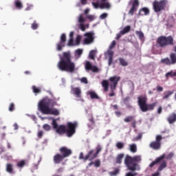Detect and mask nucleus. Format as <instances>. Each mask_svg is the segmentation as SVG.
I'll return each instance as SVG.
<instances>
[{"label": "nucleus", "mask_w": 176, "mask_h": 176, "mask_svg": "<svg viewBox=\"0 0 176 176\" xmlns=\"http://www.w3.org/2000/svg\"><path fill=\"white\" fill-rule=\"evenodd\" d=\"M75 63L72 61L71 52H63L57 64L58 69L63 72H70L72 74V72H75Z\"/></svg>", "instance_id": "nucleus-1"}, {"label": "nucleus", "mask_w": 176, "mask_h": 176, "mask_svg": "<svg viewBox=\"0 0 176 176\" xmlns=\"http://www.w3.org/2000/svg\"><path fill=\"white\" fill-rule=\"evenodd\" d=\"M57 103L53 100L47 97L44 98L38 102V109L44 113V115H54V116H58L60 111L57 109H50L51 107H54Z\"/></svg>", "instance_id": "nucleus-2"}, {"label": "nucleus", "mask_w": 176, "mask_h": 176, "mask_svg": "<svg viewBox=\"0 0 176 176\" xmlns=\"http://www.w3.org/2000/svg\"><path fill=\"white\" fill-rule=\"evenodd\" d=\"M78 127V122H67V126L59 125L56 129V133L60 135L66 134L67 137L71 138L75 133H76V128Z\"/></svg>", "instance_id": "nucleus-3"}, {"label": "nucleus", "mask_w": 176, "mask_h": 176, "mask_svg": "<svg viewBox=\"0 0 176 176\" xmlns=\"http://www.w3.org/2000/svg\"><path fill=\"white\" fill-rule=\"evenodd\" d=\"M138 104L142 112H148V111H153L157 103L148 104L146 96H140L138 97Z\"/></svg>", "instance_id": "nucleus-4"}, {"label": "nucleus", "mask_w": 176, "mask_h": 176, "mask_svg": "<svg viewBox=\"0 0 176 176\" xmlns=\"http://www.w3.org/2000/svg\"><path fill=\"white\" fill-rule=\"evenodd\" d=\"M141 160V155L131 157L126 155L124 159V164L130 171H135V170H137V166H138L137 163H140Z\"/></svg>", "instance_id": "nucleus-5"}, {"label": "nucleus", "mask_w": 176, "mask_h": 176, "mask_svg": "<svg viewBox=\"0 0 176 176\" xmlns=\"http://www.w3.org/2000/svg\"><path fill=\"white\" fill-rule=\"evenodd\" d=\"M157 43L160 47H166V46H170V45H173L174 38L172 36H161L157 38Z\"/></svg>", "instance_id": "nucleus-6"}, {"label": "nucleus", "mask_w": 176, "mask_h": 176, "mask_svg": "<svg viewBox=\"0 0 176 176\" xmlns=\"http://www.w3.org/2000/svg\"><path fill=\"white\" fill-rule=\"evenodd\" d=\"M167 0L154 1L153 3L154 12L155 13H159V12L164 10V9H166V6H167Z\"/></svg>", "instance_id": "nucleus-7"}, {"label": "nucleus", "mask_w": 176, "mask_h": 176, "mask_svg": "<svg viewBox=\"0 0 176 176\" xmlns=\"http://www.w3.org/2000/svg\"><path fill=\"white\" fill-rule=\"evenodd\" d=\"M163 138L162 135H157L155 137V141H153L150 143L149 147L154 151H159L162 148V140Z\"/></svg>", "instance_id": "nucleus-8"}, {"label": "nucleus", "mask_w": 176, "mask_h": 176, "mask_svg": "<svg viewBox=\"0 0 176 176\" xmlns=\"http://www.w3.org/2000/svg\"><path fill=\"white\" fill-rule=\"evenodd\" d=\"M161 63L162 64H166V65H174V64H176V54L171 53L170 54V58H162L161 59Z\"/></svg>", "instance_id": "nucleus-9"}, {"label": "nucleus", "mask_w": 176, "mask_h": 176, "mask_svg": "<svg viewBox=\"0 0 176 176\" xmlns=\"http://www.w3.org/2000/svg\"><path fill=\"white\" fill-rule=\"evenodd\" d=\"M132 2L131 7L128 12L130 16H134V13L138 10V7L140 6V1L138 0H131L129 2V5H131Z\"/></svg>", "instance_id": "nucleus-10"}, {"label": "nucleus", "mask_w": 176, "mask_h": 176, "mask_svg": "<svg viewBox=\"0 0 176 176\" xmlns=\"http://www.w3.org/2000/svg\"><path fill=\"white\" fill-rule=\"evenodd\" d=\"M86 21V18L83 16V14H80L78 18V22L80 23L79 28L81 31H86V28H89V23L85 25L84 23Z\"/></svg>", "instance_id": "nucleus-11"}, {"label": "nucleus", "mask_w": 176, "mask_h": 176, "mask_svg": "<svg viewBox=\"0 0 176 176\" xmlns=\"http://www.w3.org/2000/svg\"><path fill=\"white\" fill-rule=\"evenodd\" d=\"M65 42H67V36L63 33L60 36V41L56 44V50L58 52H61L63 47H65Z\"/></svg>", "instance_id": "nucleus-12"}, {"label": "nucleus", "mask_w": 176, "mask_h": 176, "mask_svg": "<svg viewBox=\"0 0 176 176\" xmlns=\"http://www.w3.org/2000/svg\"><path fill=\"white\" fill-rule=\"evenodd\" d=\"M84 36H85L84 39V43L85 45H90V43H93V42H94V32H87L84 34Z\"/></svg>", "instance_id": "nucleus-13"}, {"label": "nucleus", "mask_w": 176, "mask_h": 176, "mask_svg": "<svg viewBox=\"0 0 176 176\" xmlns=\"http://www.w3.org/2000/svg\"><path fill=\"white\" fill-rule=\"evenodd\" d=\"M120 80V77L118 76H111L109 78V81L110 82L109 87L110 89H116V86H118V83Z\"/></svg>", "instance_id": "nucleus-14"}, {"label": "nucleus", "mask_w": 176, "mask_h": 176, "mask_svg": "<svg viewBox=\"0 0 176 176\" xmlns=\"http://www.w3.org/2000/svg\"><path fill=\"white\" fill-rule=\"evenodd\" d=\"M60 155L65 159V157H69L72 155V150L68 148L67 146H62L59 149Z\"/></svg>", "instance_id": "nucleus-15"}, {"label": "nucleus", "mask_w": 176, "mask_h": 176, "mask_svg": "<svg viewBox=\"0 0 176 176\" xmlns=\"http://www.w3.org/2000/svg\"><path fill=\"white\" fill-rule=\"evenodd\" d=\"M85 69L86 71H92V72H98L99 69L97 66L91 65L89 61L85 63Z\"/></svg>", "instance_id": "nucleus-16"}, {"label": "nucleus", "mask_w": 176, "mask_h": 176, "mask_svg": "<svg viewBox=\"0 0 176 176\" xmlns=\"http://www.w3.org/2000/svg\"><path fill=\"white\" fill-rule=\"evenodd\" d=\"M124 122H125V123H130V122H131V124L132 127L133 129H135L136 124H137V121L135 120V119H134V116H126L124 119Z\"/></svg>", "instance_id": "nucleus-17"}, {"label": "nucleus", "mask_w": 176, "mask_h": 176, "mask_svg": "<svg viewBox=\"0 0 176 176\" xmlns=\"http://www.w3.org/2000/svg\"><path fill=\"white\" fill-rule=\"evenodd\" d=\"M65 158L63 156V155L60 153H56L53 157V162L54 164H60L63 160H64Z\"/></svg>", "instance_id": "nucleus-18"}, {"label": "nucleus", "mask_w": 176, "mask_h": 176, "mask_svg": "<svg viewBox=\"0 0 176 176\" xmlns=\"http://www.w3.org/2000/svg\"><path fill=\"white\" fill-rule=\"evenodd\" d=\"M164 157H166V155L163 154L159 157L156 158L155 161L149 164V167H151V168H152V167H155V166H156V164H157L158 163H160V162H162V160H163Z\"/></svg>", "instance_id": "nucleus-19"}, {"label": "nucleus", "mask_w": 176, "mask_h": 176, "mask_svg": "<svg viewBox=\"0 0 176 176\" xmlns=\"http://www.w3.org/2000/svg\"><path fill=\"white\" fill-rule=\"evenodd\" d=\"M96 157H94V150H90L87 155L85 157V162L87 160H89L90 162H92V160H94Z\"/></svg>", "instance_id": "nucleus-20"}, {"label": "nucleus", "mask_w": 176, "mask_h": 176, "mask_svg": "<svg viewBox=\"0 0 176 176\" xmlns=\"http://www.w3.org/2000/svg\"><path fill=\"white\" fill-rule=\"evenodd\" d=\"M6 171L9 174H14V168H13V164L10 163L6 164Z\"/></svg>", "instance_id": "nucleus-21"}, {"label": "nucleus", "mask_w": 176, "mask_h": 176, "mask_svg": "<svg viewBox=\"0 0 176 176\" xmlns=\"http://www.w3.org/2000/svg\"><path fill=\"white\" fill-rule=\"evenodd\" d=\"M87 94L89 96H90V98H91V100H99L100 99V96H98V95L97 94V93H96V91H89L87 92Z\"/></svg>", "instance_id": "nucleus-22"}, {"label": "nucleus", "mask_w": 176, "mask_h": 176, "mask_svg": "<svg viewBox=\"0 0 176 176\" xmlns=\"http://www.w3.org/2000/svg\"><path fill=\"white\" fill-rule=\"evenodd\" d=\"M102 87L104 91H108L109 90V82L107 80H103L101 82Z\"/></svg>", "instance_id": "nucleus-23"}, {"label": "nucleus", "mask_w": 176, "mask_h": 176, "mask_svg": "<svg viewBox=\"0 0 176 176\" xmlns=\"http://www.w3.org/2000/svg\"><path fill=\"white\" fill-rule=\"evenodd\" d=\"M167 120L170 124H173V123H175L176 122V114L172 113L170 114Z\"/></svg>", "instance_id": "nucleus-24"}, {"label": "nucleus", "mask_w": 176, "mask_h": 176, "mask_svg": "<svg viewBox=\"0 0 176 176\" xmlns=\"http://www.w3.org/2000/svg\"><path fill=\"white\" fill-rule=\"evenodd\" d=\"M108 56V65L109 67H111V65H112V63L113 62V51H109Z\"/></svg>", "instance_id": "nucleus-25"}, {"label": "nucleus", "mask_w": 176, "mask_h": 176, "mask_svg": "<svg viewBox=\"0 0 176 176\" xmlns=\"http://www.w3.org/2000/svg\"><path fill=\"white\" fill-rule=\"evenodd\" d=\"M123 157H124V153L118 154L116 158V163L117 164H122V161L123 160Z\"/></svg>", "instance_id": "nucleus-26"}, {"label": "nucleus", "mask_w": 176, "mask_h": 176, "mask_svg": "<svg viewBox=\"0 0 176 176\" xmlns=\"http://www.w3.org/2000/svg\"><path fill=\"white\" fill-rule=\"evenodd\" d=\"M72 91H73L74 94H75L78 98H80L82 91L79 87H73Z\"/></svg>", "instance_id": "nucleus-27"}, {"label": "nucleus", "mask_w": 176, "mask_h": 176, "mask_svg": "<svg viewBox=\"0 0 176 176\" xmlns=\"http://www.w3.org/2000/svg\"><path fill=\"white\" fill-rule=\"evenodd\" d=\"M99 8L100 9H111V4L109 2L101 3Z\"/></svg>", "instance_id": "nucleus-28"}, {"label": "nucleus", "mask_w": 176, "mask_h": 176, "mask_svg": "<svg viewBox=\"0 0 176 176\" xmlns=\"http://www.w3.org/2000/svg\"><path fill=\"white\" fill-rule=\"evenodd\" d=\"M101 151H102V146H101V144H98L96 147V153H94V157H97Z\"/></svg>", "instance_id": "nucleus-29"}, {"label": "nucleus", "mask_w": 176, "mask_h": 176, "mask_svg": "<svg viewBox=\"0 0 176 176\" xmlns=\"http://www.w3.org/2000/svg\"><path fill=\"white\" fill-rule=\"evenodd\" d=\"M174 94V91H166L164 93L163 100H167L170 96Z\"/></svg>", "instance_id": "nucleus-30"}, {"label": "nucleus", "mask_w": 176, "mask_h": 176, "mask_svg": "<svg viewBox=\"0 0 176 176\" xmlns=\"http://www.w3.org/2000/svg\"><path fill=\"white\" fill-rule=\"evenodd\" d=\"M118 61L120 63V65H122V67H127L129 65V62H127L124 58H119Z\"/></svg>", "instance_id": "nucleus-31"}, {"label": "nucleus", "mask_w": 176, "mask_h": 176, "mask_svg": "<svg viewBox=\"0 0 176 176\" xmlns=\"http://www.w3.org/2000/svg\"><path fill=\"white\" fill-rule=\"evenodd\" d=\"M82 54H83V50H81V49H78L74 52V56L77 58H80Z\"/></svg>", "instance_id": "nucleus-32"}, {"label": "nucleus", "mask_w": 176, "mask_h": 176, "mask_svg": "<svg viewBox=\"0 0 176 176\" xmlns=\"http://www.w3.org/2000/svg\"><path fill=\"white\" fill-rule=\"evenodd\" d=\"M14 6L16 9H19L20 10L23 8V3H21L20 0H15Z\"/></svg>", "instance_id": "nucleus-33"}, {"label": "nucleus", "mask_w": 176, "mask_h": 176, "mask_svg": "<svg viewBox=\"0 0 176 176\" xmlns=\"http://www.w3.org/2000/svg\"><path fill=\"white\" fill-rule=\"evenodd\" d=\"M129 151L132 153H135L137 152V145L135 144H129Z\"/></svg>", "instance_id": "nucleus-34"}, {"label": "nucleus", "mask_w": 176, "mask_h": 176, "mask_svg": "<svg viewBox=\"0 0 176 176\" xmlns=\"http://www.w3.org/2000/svg\"><path fill=\"white\" fill-rule=\"evenodd\" d=\"M170 78L176 76V72H173L172 70L165 74V78H166V79H168V78H170Z\"/></svg>", "instance_id": "nucleus-35"}, {"label": "nucleus", "mask_w": 176, "mask_h": 176, "mask_svg": "<svg viewBox=\"0 0 176 176\" xmlns=\"http://www.w3.org/2000/svg\"><path fill=\"white\" fill-rule=\"evenodd\" d=\"M166 167H167V162L163 161L158 168V171H162Z\"/></svg>", "instance_id": "nucleus-36"}, {"label": "nucleus", "mask_w": 176, "mask_h": 176, "mask_svg": "<svg viewBox=\"0 0 176 176\" xmlns=\"http://www.w3.org/2000/svg\"><path fill=\"white\" fill-rule=\"evenodd\" d=\"M130 30H131V27L130 25H127L122 30L120 31L121 34L122 35H124V34H127V32H130Z\"/></svg>", "instance_id": "nucleus-37"}, {"label": "nucleus", "mask_w": 176, "mask_h": 176, "mask_svg": "<svg viewBox=\"0 0 176 176\" xmlns=\"http://www.w3.org/2000/svg\"><path fill=\"white\" fill-rule=\"evenodd\" d=\"M135 34L138 36L139 39L142 42L144 39V33L142 32L136 31Z\"/></svg>", "instance_id": "nucleus-38"}, {"label": "nucleus", "mask_w": 176, "mask_h": 176, "mask_svg": "<svg viewBox=\"0 0 176 176\" xmlns=\"http://www.w3.org/2000/svg\"><path fill=\"white\" fill-rule=\"evenodd\" d=\"M142 12H144V16H148V14H149V9H148L147 8L144 7V8L140 9L139 11V14H141Z\"/></svg>", "instance_id": "nucleus-39"}, {"label": "nucleus", "mask_w": 176, "mask_h": 176, "mask_svg": "<svg viewBox=\"0 0 176 176\" xmlns=\"http://www.w3.org/2000/svg\"><path fill=\"white\" fill-rule=\"evenodd\" d=\"M96 53H97V50H91L89 52V58L91 60H95Z\"/></svg>", "instance_id": "nucleus-40"}, {"label": "nucleus", "mask_w": 176, "mask_h": 176, "mask_svg": "<svg viewBox=\"0 0 176 176\" xmlns=\"http://www.w3.org/2000/svg\"><path fill=\"white\" fill-rule=\"evenodd\" d=\"M80 41H82V36L80 35H78L76 38V41L74 42L75 45L78 46L79 45H80Z\"/></svg>", "instance_id": "nucleus-41"}, {"label": "nucleus", "mask_w": 176, "mask_h": 176, "mask_svg": "<svg viewBox=\"0 0 176 176\" xmlns=\"http://www.w3.org/2000/svg\"><path fill=\"white\" fill-rule=\"evenodd\" d=\"M116 146L118 148V149H123L124 148V143L122 142H118L116 144Z\"/></svg>", "instance_id": "nucleus-42"}, {"label": "nucleus", "mask_w": 176, "mask_h": 176, "mask_svg": "<svg viewBox=\"0 0 176 176\" xmlns=\"http://www.w3.org/2000/svg\"><path fill=\"white\" fill-rule=\"evenodd\" d=\"M17 167L19 168H23L25 166V160H21L16 164Z\"/></svg>", "instance_id": "nucleus-43"}, {"label": "nucleus", "mask_w": 176, "mask_h": 176, "mask_svg": "<svg viewBox=\"0 0 176 176\" xmlns=\"http://www.w3.org/2000/svg\"><path fill=\"white\" fill-rule=\"evenodd\" d=\"M32 90H33V93H34L35 94H39V93H41L40 88L36 87L35 85L32 86Z\"/></svg>", "instance_id": "nucleus-44"}, {"label": "nucleus", "mask_w": 176, "mask_h": 176, "mask_svg": "<svg viewBox=\"0 0 176 176\" xmlns=\"http://www.w3.org/2000/svg\"><path fill=\"white\" fill-rule=\"evenodd\" d=\"M14 109H16V106L14 105V103L11 102L10 104L9 108H8V111L10 112H13V111H14Z\"/></svg>", "instance_id": "nucleus-45"}, {"label": "nucleus", "mask_w": 176, "mask_h": 176, "mask_svg": "<svg viewBox=\"0 0 176 176\" xmlns=\"http://www.w3.org/2000/svg\"><path fill=\"white\" fill-rule=\"evenodd\" d=\"M38 27H39V25L36 23V21H34L32 24L31 28L32 30H38Z\"/></svg>", "instance_id": "nucleus-46"}, {"label": "nucleus", "mask_w": 176, "mask_h": 176, "mask_svg": "<svg viewBox=\"0 0 176 176\" xmlns=\"http://www.w3.org/2000/svg\"><path fill=\"white\" fill-rule=\"evenodd\" d=\"M43 129L45 131H50L51 127H50V125H49L48 124H45L43 125Z\"/></svg>", "instance_id": "nucleus-47"}, {"label": "nucleus", "mask_w": 176, "mask_h": 176, "mask_svg": "<svg viewBox=\"0 0 176 176\" xmlns=\"http://www.w3.org/2000/svg\"><path fill=\"white\" fill-rule=\"evenodd\" d=\"M110 93L109 94V97H115V96H116V94H115V90H116V89H112L110 88Z\"/></svg>", "instance_id": "nucleus-48"}, {"label": "nucleus", "mask_w": 176, "mask_h": 176, "mask_svg": "<svg viewBox=\"0 0 176 176\" xmlns=\"http://www.w3.org/2000/svg\"><path fill=\"white\" fill-rule=\"evenodd\" d=\"M115 46H116V41H113L111 42V43L110 44L109 49V50H112V49H113V47H115Z\"/></svg>", "instance_id": "nucleus-49"}, {"label": "nucleus", "mask_w": 176, "mask_h": 176, "mask_svg": "<svg viewBox=\"0 0 176 176\" xmlns=\"http://www.w3.org/2000/svg\"><path fill=\"white\" fill-rule=\"evenodd\" d=\"M94 164L95 167H100L101 166V161L100 160H96L94 162Z\"/></svg>", "instance_id": "nucleus-50"}, {"label": "nucleus", "mask_w": 176, "mask_h": 176, "mask_svg": "<svg viewBox=\"0 0 176 176\" xmlns=\"http://www.w3.org/2000/svg\"><path fill=\"white\" fill-rule=\"evenodd\" d=\"M52 126H53V129H54V130H56L58 127V124H57V121H56V120H53Z\"/></svg>", "instance_id": "nucleus-51"}, {"label": "nucleus", "mask_w": 176, "mask_h": 176, "mask_svg": "<svg viewBox=\"0 0 176 176\" xmlns=\"http://www.w3.org/2000/svg\"><path fill=\"white\" fill-rule=\"evenodd\" d=\"M67 45L68 46H76L75 43H74V38H69Z\"/></svg>", "instance_id": "nucleus-52"}, {"label": "nucleus", "mask_w": 176, "mask_h": 176, "mask_svg": "<svg viewBox=\"0 0 176 176\" xmlns=\"http://www.w3.org/2000/svg\"><path fill=\"white\" fill-rule=\"evenodd\" d=\"M80 82H81V83H85V85H87V83H89V81H87V78H86V77H82L80 79Z\"/></svg>", "instance_id": "nucleus-53"}, {"label": "nucleus", "mask_w": 176, "mask_h": 176, "mask_svg": "<svg viewBox=\"0 0 176 176\" xmlns=\"http://www.w3.org/2000/svg\"><path fill=\"white\" fill-rule=\"evenodd\" d=\"M38 138H42L43 137V131H38L37 133Z\"/></svg>", "instance_id": "nucleus-54"}, {"label": "nucleus", "mask_w": 176, "mask_h": 176, "mask_svg": "<svg viewBox=\"0 0 176 176\" xmlns=\"http://www.w3.org/2000/svg\"><path fill=\"white\" fill-rule=\"evenodd\" d=\"M119 174V170L118 168L115 169V170L110 172V175H117Z\"/></svg>", "instance_id": "nucleus-55"}, {"label": "nucleus", "mask_w": 176, "mask_h": 176, "mask_svg": "<svg viewBox=\"0 0 176 176\" xmlns=\"http://www.w3.org/2000/svg\"><path fill=\"white\" fill-rule=\"evenodd\" d=\"M87 19H88V20H90V21H94V20L96 19V17L94 16V15H87Z\"/></svg>", "instance_id": "nucleus-56"}, {"label": "nucleus", "mask_w": 176, "mask_h": 176, "mask_svg": "<svg viewBox=\"0 0 176 176\" xmlns=\"http://www.w3.org/2000/svg\"><path fill=\"white\" fill-rule=\"evenodd\" d=\"M107 17H108V14L105 12L100 16V19H101V20H104V19H107Z\"/></svg>", "instance_id": "nucleus-57"}, {"label": "nucleus", "mask_w": 176, "mask_h": 176, "mask_svg": "<svg viewBox=\"0 0 176 176\" xmlns=\"http://www.w3.org/2000/svg\"><path fill=\"white\" fill-rule=\"evenodd\" d=\"M142 138V133H139L138 136L133 140V141H138Z\"/></svg>", "instance_id": "nucleus-58"}, {"label": "nucleus", "mask_w": 176, "mask_h": 176, "mask_svg": "<svg viewBox=\"0 0 176 176\" xmlns=\"http://www.w3.org/2000/svg\"><path fill=\"white\" fill-rule=\"evenodd\" d=\"M122 35H123V34L121 33V32H120V33L117 34L116 39L117 41H119V39H120V38H122Z\"/></svg>", "instance_id": "nucleus-59"}, {"label": "nucleus", "mask_w": 176, "mask_h": 176, "mask_svg": "<svg viewBox=\"0 0 176 176\" xmlns=\"http://www.w3.org/2000/svg\"><path fill=\"white\" fill-rule=\"evenodd\" d=\"M137 173H132L131 172H129L126 174V176H135L137 175Z\"/></svg>", "instance_id": "nucleus-60"}, {"label": "nucleus", "mask_w": 176, "mask_h": 176, "mask_svg": "<svg viewBox=\"0 0 176 176\" xmlns=\"http://www.w3.org/2000/svg\"><path fill=\"white\" fill-rule=\"evenodd\" d=\"M79 159L80 160H83L85 162V156L83 155V153H80L79 155Z\"/></svg>", "instance_id": "nucleus-61"}, {"label": "nucleus", "mask_w": 176, "mask_h": 176, "mask_svg": "<svg viewBox=\"0 0 176 176\" xmlns=\"http://www.w3.org/2000/svg\"><path fill=\"white\" fill-rule=\"evenodd\" d=\"M157 91L160 92V91H163V87L161 86H157Z\"/></svg>", "instance_id": "nucleus-62"}, {"label": "nucleus", "mask_w": 176, "mask_h": 176, "mask_svg": "<svg viewBox=\"0 0 176 176\" xmlns=\"http://www.w3.org/2000/svg\"><path fill=\"white\" fill-rule=\"evenodd\" d=\"M32 8H34V6L32 5H29L28 7L25 8V10H32Z\"/></svg>", "instance_id": "nucleus-63"}, {"label": "nucleus", "mask_w": 176, "mask_h": 176, "mask_svg": "<svg viewBox=\"0 0 176 176\" xmlns=\"http://www.w3.org/2000/svg\"><path fill=\"white\" fill-rule=\"evenodd\" d=\"M82 5H87V0H80Z\"/></svg>", "instance_id": "nucleus-64"}]
</instances>
